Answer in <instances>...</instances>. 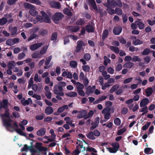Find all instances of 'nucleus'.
I'll use <instances>...</instances> for the list:
<instances>
[{
  "mask_svg": "<svg viewBox=\"0 0 155 155\" xmlns=\"http://www.w3.org/2000/svg\"><path fill=\"white\" fill-rule=\"evenodd\" d=\"M30 14L33 16H35L38 14V12L36 11L35 8H31L29 11Z\"/></svg>",
  "mask_w": 155,
  "mask_h": 155,
  "instance_id": "obj_24",
  "label": "nucleus"
},
{
  "mask_svg": "<svg viewBox=\"0 0 155 155\" xmlns=\"http://www.w3.org/2000/svg\"><path fill=\"white\" fill-rule=\"evenodd\" d=\"M135 23L140 29H143L145 27L144 24L141 21L140 19H138V20L135 21Z\"/></svg>",
  "mask_w": 155,
  "mask_h": 155,
  "instance_id": "obj_12",
  "label": "nucleus"
},
{
  "mask_svg": "<svg viewBox=\"0 0 155 155\" xmlns=\"http://www.w3.org/2000/svg\"><path fill=\"white\" fill-rule=\"evenodd\" d=\"M86 136L87 138L91 140H94L96 139L93 132L90 131L88 134H86Z\"/></svg>",
  "mask_w": 155,
  "mask_h": 155,
  "instance_id": "obj_20",
  "label": "nucleus"
},
{
  "mask_svg": "<svg viewBox=\"0 0 155 155\" xmlns=\"http://www.w3.org/2000/svg\"><path fill=\"white\" fill-rule=\"evenodd\" d=\"M94 26L93 24L87 25L86 27V30L89 32H93L94 30Z\"/></svg>",
  "mask_w": 155,
  "mask_h": 155,
  "instance_id": "obj_18",
  "label": "nucleus"
},
{
  "mask_svg": "<svg viewBox=\"0 0 155 155\" xmlns=\"http://www.w3.org/2000/svg\"><path fill=\"white\" fill-rule=\"evenodd\" d=\"M6 45H9L11 46L13 45V39L12 38H10L8 39L6 42Z\"/></svg>",
  "mask_w": 155,
  "mask_h": 155,
  "instance_id": "obj_45",
  "label": "nucleus"
},
{
  "mask_svg": "<svg viewBox=\"0 0 155 155\" xmlns=\"http://www.w3.org/2000/svg\"><path fill=\"white\" fill-rule=\"evenodd\" d=\"M133 44L134 45H137L142 44L143 42L139 39H136L133 41Z\"/></svg>",
  "mask_w": 155,
  "mask_h": 155,
  "instance_id": "obj_25",
  "label": "nucleus"
},
{
  "mask_svg": "<svg viewBox=\"0 0 155 155\" xmlns=\"http://www.w3.org/2000/svg\"><path fill=\"white\" fill-rule=\"evenodd\" d=\"M77 63L75 61H72L70 62V65L72 68H75L77 65Z\"/></svg>",
  "mask_w": 155,
  "mask_h": 155,
  "instance_id": "obj_38",
  "label": "nucleus"
},
{
  "mask_svg": "<svg viewBox=\"0 0 155 155\" xmlns=\"http://www.w3.org/2000/svg\"><path fill=\"white\" fill-rule=\"evenodd\" d=\"M37 35L36 34H31L28 38V41H29L37 37Z\"/></svg>",
  "mask_w": 155,
  "mask_h": 155,
  "instance_id": "obj_57",
  "label": "nucleus"
},
{
  "mask_svg": "<svg viewBox=\"0 0 155 155\" xmlns=\"http://www.w3.org/2000/svg\"><path fill=\"white\" fill-rule=\"evenodd\" d=\"M68 106L67 105H64L59 108L57 110V111L54 113V114L55 115H58L61 113L63 112L64 110H68Z\"/></svg>",
  "mask_w": 155,
  "mask_h": 155,
  "instance_id": "obj_5",
  "label": "nucleus"
},
{
  "mask_svg": "<svg viewBox=\"0 0 155 155\" xmlns=\"http://www.w3.org/2000/svg\"><path fill=\"white\" fill-rule=\"evenodd\" d=\"M84 58L87 61L89 60L91 58V56L89 54L87 53L84 55Z\"/></svg>",
  "mask_w": 155,
  "mask_h": 155,
  "instance_id": "obj_55",
  "label": "nucleus"
},
{
  "mask_svg": "<svg viewBox=\"0 0 155 155\" xmlns=\"http://www.w3.org/2000/svg\"><path fill=\"white\" fill-rule=\"evenodd\" d=\"M141 59L138 56H134L132 58V61L133 62H136V61L140 62L141 61Z\"/></svg>",
  "mask_w": 155,
  "mask_h": 155,
  "instance_id": "obj_34",
  "label": "nucleus"
},
{
  "mask_svg": "<svg viewBox=\"0 0 155 155\" xmlns=\"http://www.w3.org/2000/svg\"><path fill=\"white\" fill-rule=\"evenodd\" d=\"M78 94L81 96L84 97L85 96V93L83 90H77Z\"/></svg>",
  "mask_w": 155,
  "mask_h": 155,
  "instance_id": "obj_53",
  "label": "nucleus"
},
{
  "mask_svg": "<svg viewBox=\"0 0 155 155\" xmlns=\"http://www.w3.org/2000/svg\"><path fill=\"white\" fill-rule=\"evenodd\" d=\"M104 64L106 66L107 65V63H110V60L107 58V57L106 56H104Z\"/></svg>",
  "mask_w": 155,
  "mask_h": 155,
  "instance_id": "obj_37",
  "label": "nucleus"
},
{
  "mask_svg": "<svg viewBox=\"0 0 155 155\" xmlns=\"http://www.w3.org/2000/svg\"><path fill=\"white\" fill-rule=\"evenodd\" d=\"M13 127H9L8 129H6L8 131L11 132H13L15 131L17 133L19 134H20L22 130L20 128H18V126L17 123L14 122L12 125Z\"/></svg>",
  "mask_w": 155,
  "mask_h": 155,
  "instance_id": "obj_2",
  "label": "nucleus"
},
{
  "mask_svg": "<svg viewBox=\"0 0 155 155\" xmlns=\"http://www.w3.org/2000/svg\"><path fill=\"white\" fill-rule=\"evenodd\" d=\"M150 52V50L149 49L147 48L145 49L142 52V55H148Z\"/></svg>",
  "mask_w": 155,
  "mask_h": 155,
  "instance_id": "obj_54",
  "label": "nucleus"
},
{
  "mask_svg": "<svg viewBox=\"0 0 155 155\" xmlns=\"http://www.w3.org/2000/svg\"><path fill=\"white\" fill-rule=\"evenodd\" d=\"M41 12L44 19V21L48 23H50L51 20L47 14L43 11H41Z\"/></svg>",
  "mask_w": 155,
  "mask_h": 155,
  "instance_id": "obj_11",
  "label": "nucleus"
},
{
  "mask_svg": "<svg viewBox=\"0 0 155 155\" xmlns=\"http://www.w3.org/2000/svg\"><path fill=\"white\" fill-rule=\"evenodd\" d=\"M66 95L68 97H75L77 95V94L75 92H70L66 94Z\"/></svg>",
  "mask_w": 155,
  "mask_h": 155,
  "instance_id": "obj_29",
  "label": "nucleus"
},
{
  "mask_svg": "<svg viewBox=\"0 0 155 155\" xmlns=\"http://www.w3.org/2000/svg\"><path fill=\"white\" fill-rule=\"evenodd\" d=\"M119 86L118 84H115L110 89V93H113L116 91L119 87Z\"/></svg>",
  "mask_w": 155,
  "mask_h": 155,
  "instance_id": "obj_32",
  "label": "nucleus"
},
{
  "mask_svg": "<svg viewBox=\"0 0 155 155\" xmlns=\"http://www.w3.org/2000/svg\"><path fill=\"white\" fill-rule=\"evenodd\" d=\"M85 23V21L84 20L82 19H78L76 22V24L78 25H82Z\"/></svg>",
  "mask_w": 155,
  "mask_h": 155,
  "instance_id": "obj_49",
  "label": "nucleus"
},
{
  "mask_svg": "<svg viewBox=\"0 0 155 155\" xmlns=\"http://www.w3.org/2000/svg\"><path fill=\"white\" fill-rule=\"evenodd\" d=\"M31 56L33 58H41L40 54H39L37 52L33 53L31 55Z\"/></svg>",
  "mask_w": 155,
  "mask_h": 155,
  "instance_id": "obj_31",
  "label": "nucleus"
},
{
  "mask_svg": "<svg viewBox=\"0 0 155 155\" xmlns=\"http://www.w3.org/2000/svg\"><path fill=\"white\" fill-rule=\"evenodd\" d=\"M153 91L151 87H148L146 91V93L147 97L150 96L152 94Z\"/></svg>",
  "mask_w": 155,
  "mask_h": 155,
  "instance_id": "obj_23",
  "label": "nucleus"
},
{
  "mask_svg": "<svg viewBox=\"0 0 155 155\" xmlns=\"http://www.w3.org/2000/svg\"><path fill=\"white\" fill-rule=\"evenodd\" d=\"M108 35V31L106 29L104 30L103 31L102 34V38L103 39H104L105 38H107Z\"/></svg>",
  "mask_w": 155,
  "mask_h": 155,
  "instance_id": "obj_33",
  "label": "nucleus"
},
{
  "mask_svg": "<svg viewBox=\"0 0 155 155\" xmlns=\"http://www.w3.org/2000/svg\"><path fill=\"white\" fill-rule=\"evenodd\" d=\"M81 80L83 81V83L84 84V86L86 87L88 86V84L89 81L87 78H81Z\"/></svg>",
  "mask_w": 155,
  "mask_h": 155,
  "instance_id": "obj_36",
  "label": "nucleus"
},
{
  "mask_svg": "<svg viewBox=\"0 0 155 155\" xmlns=\"http://www.w3.org/2000/svg\"><path fill=\"white\" fill-rule=\"evenodd\" d=\"M151 124L150 122H147L146 124L144 125L142 127V129L143 130H147Z\"/></svg>",
  "mask_w": 155,
  "mask_h": 155,
  "instance_id": "obj_46",
  "label": "nucleus"
},
{
  "mask_svg": "<svg viewBox=\"0 0 155 155\" xmlns=\"http://www.w3.org/2000/svg\"><path fill=\"white\" fill-rule=\"evenodd\" d=\"M129 50L131 52H134V51H137L139 50L138 48H135L133 46H130L129 48Z\"/></svg>",
  "mask_w": 155,
  "mask_h": 155,
  "instance_id": "obj_60",
  "label": "nucleus"
},
{
  "mask_svg": "<svg viewBox=\"0 0 155 155\" xmlns=\"http://www.w3.org/2000/svg\"><path fill=\"white\" fill-rule=\"evenodd\" d=\"M113 147L117 151L120 147V145L118 143H116L112 145Z\"/></svg>",
  "mask_w": 155,
  "mask_h": 155,
  "instance_id": "obj_56",
  "label": "nucleus"
},
{
  "mask_svg": "<svg viewBox=\"0 0 155 155\" xmlns=\"http://www.w3.org/2000/svg\"><path fill=\"white\" fill-rule=\"evenodd\" d=\"M107 3L104 4V5L107 7H109L111 6V0H107Z\"/></svg>",
  "mask_w": 155,
  "mask_h": 155,
  "instance_id": "obj_58",
  "label": "nucleus"
},
{
  "mask_svg": "<svg viewBox=\"0 0 155 155\" xmlns=\"http://www.w3.org/2000/svg\"><path fill=\"white\" fill-rule=\"evenodd\" d=\"M108 12L110 15H113L115 13V10L114 9L108 8L107 9Z\"/></svg>",
  "mask_w": 155,
  "mask_h": 155,
  "instance_id": "obj_51",
  "label": "nucleus"
},
{
  "mask_svg": "<svg viewBox=\"0 0 155 155\" xmlns=\"http://www.w3.org/2000/svg\"><path fill=\"white\" fill-rule=\"evenodd\" d=\"M86 150L87 151H89L91 152H93L95 153H96L97 152V151L94 148L89 147V146H88L86 148Z\"/></svg>",
  "mask_w": 155,
  "mask_h": 155,
  "instance_id": "obj_35",
  "label": "nucleus"
},
{
  "mask_svg": "<svg viewBox=\"0 0 155 155\" xmlns=\"http://www.w3.org/2000/svg\"><path fill=\"white\" fill-rule=\"evenodd\" d=\"M116 6L120 7H121L123 6V4L120 0H116Z\"/></svg>",
  "mask_w": 155,
  "mask_h": 155,
  "instance_id": "obj_62",
  "label": "nucleus"
},
{
  "mask_svg": "<svg viewBox=\"0 0 155 155\" xmlns=\"http://www.w3.org/2000/svg\"><path fill=\"white\" fill-rule=\"evenodd\" d=\"M122 68V65L121 64H118L116 67V70L117 71H119L121 70Z\"/></svg>",
  "mask_w": 155,
  "mask_h": 155,
  "instance_id": "obj_59",
  "label": "nucleus"
},
{
  "mask_svg": "<svg viewBox=\"0 0 155 155\" xmlns=\"http://www.w3.org/2000/svg\"><path fill=\"white\" fill-rule=\"evenodd\" d=\"M87 114V112L85 110H83L81 111H78V114L77 115V117L78 119H81L85 115Z\"/></svg>",
  "mask_w": 155,
  "mask_h": 155,
  "instance_id": "obj_15",
  "label": "nucleus"
},
{
  "mask_svg": "<svg viewBox=\"0 0 155 155\" xmlns=\"http://www.w3.org/2000/svg\"><path fill=\"white\" fill-rule=\"evenodd\" d=\"M52 58V56H50L49 57L47 58H46V61L45 62V64L46 65H48L49 64V62L51 61Z\"/></svg>",
  "mask_w": 155,
  "mask_h": 155,
  "instance_id": "obj_50",
  "label": "nucleus"
},
{
  "mask_svg": "<svg viewBox=\"0 0 155 155\" xmlns=\"http://www.w3.org/2000/svg\"><path fill=\"white\" fill-rule=\"evenodd\" d=\"M16 65V63L14 61H11L9 62L7 64V66L9 69H13Z\"/></svg>",
  "mask_w": 155,
  "mask_h": 155,
  "instance_id": "obj_19",
  "label": "nucleus"
},
{
  "mask_svg": "<svg viewBox=\"0 0 155 155\" xmlns=\"http://www.w3.org/2000/svg\"><path fill=\"white\" fill-rule=\"evenodd\" d=\"M24 7L26 8L30 9L35 8V6L30 3L25 2L24 3Z\"/></svg>",
  "mask_w": 155,
  "mask_h": 155,
  "instance_id": "obj_28",
  "label": "nucleus"
},
{
  "mask_svg": "<svg viewBox=\"0 0 155 155\" xmlns=\"http://www.w3.org/2000/svg\"><path fill=\"white\" fill-rule=\"evenodd\" d=\"M144 60L145 63H148L150 62L151 58L150 57L147 56L144 58Z\"/></svg>",
  "mask_w": 155,
  "mask_h": 155,
  "instance_id": "obj_64",
  "label": "nucleus"
},
{
  "mask_svg": "<svg viewBox=\"0 0 155 155\" xmlns=\"http://www.w3.org/2000/svg\"><path fill=\"white\" fill-rule=\"evenodd\" d=\"M47 47H43L40 50V53L41 55L45 54L47 50Z\"/></svg>",
  "mask_w": 155,
  "mask_h": 155,
  "instance_id": "obj_47",
  "label": "nucleus"
},
{
  "mask_svg": "<svg viewBox=\"0 0 155 155\" xmlns=\"http://www.w3.org/2000/svg\"><path fill=\"white\" fill-rule=\"evenodd\" d=\"M57 37V34L56 32L53 33L51 35V40L55 41L56 40Z\"/></svg>",
  "mask_w": 155,
  "mask_h": 155,
  "instance_id": "obj_43",
  "label": "nucleus"
},
{
  "mask_svg": "<svg viewBox=\"0 0 155 155\" xmlns=\"http://www.w3.org/2000/svg\"><path fill=\"white\" fill-rule=\"evenodd\" d=\"M8 104V101L7 99H4L2 101H0V110L2 108L5 109V113L1 114L0 116L2 119L3 125L6 129H8L9 127H13L11 123L13 121L10 117Z\"/></svg>",
  "mask_w": 155,
  "mask_h": 155,
  "instance_id": "obj_1",
  "label": "nucleus"
},
{
  "mask_svg": "<svg viewBox=\"0 0 155 155\" xmlns=\"http://www.w3.org/2000/svg\"><path fill=\"white\" fill-rule=\"evenodd\" d=\"M8 20L5 18L3 17L0 19V25L2 26L6 24Z\"/></svg>",
  "mask_w": 155,
  "mask_h": 155,
  "instance_id": "obj_26",
  "label": "nucleus"
},
{
  "mask_svg": "<svg viewBox=\"0 0 155 155\" xmlns=\"http://www.w3.org/2000/svg\"><path fill=\"white\" fill-rule=\"evenodd\" d=\"M53 111L52 108L50 106L47 107L45 110V113L47 115L51 114L53 112Z\"/></svg>",
  "mask_w": 155,
  "mask_h": 155,
  "instance_id": "obj_17",
  "label": "nucleus"
},
{
  "mask_svg": "<svg viewBox=\"0 0 155 155\" xmlns=\"http://www.w3.org/2000/svg\"><path fill=\"white\" fill-rule=\"evenodd\" d=\"M46 131V129L45 128L41 127L37 131L36 134L39 136H44L45 134Z\"/></svg>",
  "mask_w": 155,
  "mask_h": 155,
  "instance_id": "obj_13",
  "label": "nucleus"
},
{
  "mask_svg": "<svg viewBox=\"0 0 155 155\" xmlns=\"http://www.w3.org/2000/svg\"><path fill=\"white\" fill-rule=\"evenodd\" d=\"M42 143L40 142H37L35 145V148L37 149L39 151H47L48 148L42 146Z\"/></svg>",
  "mask_w": 155,
  "mask_h": 155,
  "instance_id": "obj_4",
  "label": "nucleus"
},
{
  "mask_svg": "<svg viewBox=\"0 0 155 155\" xmlns=\"http://www.w3.org/2000/svg\"><path fill=\"white\" fill-rule=\"evenodd\" d=\"M43 45L42 43H38L31 45L30 46V49L32 51H34L37 49L38 48Z\"/></svg>",
  "mask_w": 155,
  "mask_h": 155,
  "instance_id": "obj_10",
  "label": "nucleus"
},
{
  "mask_svg": "<svg viewBox=\"0 0 155 155\" xmlns=\"http://www.w3.org/2000/svg\"><path fill=\"white\" fill-rule=\"evenodd\" d=\"M149 102L148 98H146L143 99L140 102V107L146 106V105Z\"/></svg>",
  "mask_w": 155,
  "mask_h": 155,
  "instance_id": "obj_14",
  "label": "nucleus"
},
{
  "mask_svg": "<svg viewBox=\"0 0 155 155\" xmlns=\"http://www.w3.org/2000/svg\"><path fill=\"white\" fill-rule=\"evenodd\" d=\"M8 30L11 32V35L15 36L17 34V28L16 27H12L10 25L8 27Z\"/></svg>",
  "mask_w": 155,
  "mask_h": 155,
  "instance_id": "obj_9",
  "label": "nucleus"
},
{
  "mask_svg": "<svg viewBox=\"0 0 155 155\" xmlns=\"http://www.w3.org/2000/svg\"><path fill=\"white\" fill-rule=\"evenodd\" d=\"M134 66V64L131 62H127L124 64L123 67L124 68H131Z\"/></svg>",
  "mask_w": 155,
  "mask_h": 155,
  "instance_id": "obj_22",
  "label": "nucleus"
},
{
  "mask_svg": "<svg viewBox=\"0 0 155 155\" xmlns=\"http://www.w3.org/2000/svg\"><path fill=\"white\" fill-rule=\"evenodd\" d=\"M115 13L118 15H122L123 12L121 9L117 8L115 9Z\"/></svg>",
  "mask_w": 155,
  "mask_h": 155,
  "instance_id": "obj_41",
  "label": "nucleus"
},
{
  "mask_svg": "<svg viewBox=\"0 0 155 155\" xmlns=\"http://www.w3.org/2000/svg\"><path fill=\"white\" fill-rule=\"evenodd\" d=\"M110 108H109L108 109L106 108H105L102 111V113L105 114H107L108 113H110Z\"/></svg>",
  "mask_w": 155,
  "mask_h": 155,
  "instance_id": "obj_63",
  "label": "nucleus"
},
{
  "mask_svg": "<svg viewBox=\"0 0 155 155\" xmlns=\"http://www.w3.org/2000/svg\"><path fill=\"white\" fill-rule=\"evenodd\" d=\"M77 45L75 52H79L82 49V46H85V45L84 42L81 41H79L77 43Z\"/></svg>",
  "mask_w": 155,
  "mask_h": 155,
  "instance_id": "obj_6",
  "label": "nucleus"
},
{
  "mask_svg": "<svg viewBox=\"0 0 155 155\" xmlns=\"http://www.w3.org/2000/svg\"><path fill=\"white\" fill-rule=\"evenodd\" d=\"M114 123L116 125L119 126L121 123L120 120L119 118H116L114 120Z\"/></svg>",
  "mask_w": 155,
  "mask_h": 155,
  "instance_id": "obj_39",
  "label": "nucleus"
},
{
  "mask_svg": "<svg viewBox=\"0 0 155 155\" xmlns=\"http://www.w3.org/2000/svg\"><path fill=\"white\" fill-rule=\"evenodd\" d=\"M68 28L72 32H76L79 31L80 28L79 26H76L69 27Z\"/></svg>",
  "mask_w": 155,
  "mask_h": 155,
  "instance_id": "obj_21",
  "label": "nucleus"
},
{
  "mask_svg": "<svg viewBox=\"0 0 155 155\" xmlns=\"http://www.w3.org/2000/svg\"><path fill=\"white\" fill-rule=\"evenodd\" d=\"M64 13L68 16H71L72 15V13L70 10L67 8H65L64 10Z\"/></svg>",
  "mask_w": 155,
  "mask_h": 155,
  "instance_id": "obj_44",
  "label": "nucleus"
},
{
  "mask_svg": "<svg viewBox=\"0 0 155 155\" xmlns=\"http://www.w3.org/2000/svg\"><path fill=\"white\" fill-rule=\"evenodd\" d=\"M78 87H77V90H83L84 87V86L82 84L79 82H77Z\"/></svg>",
  "mask_w": 155,
  "mask_h": 155,
  "instance_id": "obj_40",
  "label": "nucleus"
},
{
  "mask_svg": "<svg viewBox=\"0 0 155 155\" xmlns=\"http://www.w3.org/2000/svg\"><path fill=\"white\" fill-rule=\"evenodd\" d=\"M126 129L125 128H123L119 130L117 133L118 135H122L126 131Z\"/></svg>",
  "mask_w": 155,
  "mask_h": 155,
  "instance_id": "obj_52",
  "label": "nucleus"
},
{
  "mask_svg": "<svg viewBox=\"0 0 155 155\" xmlns=\"http://www.w3.org/2000/svg\"><path fill=\"white\" fill-rule=\"evenodd\" d=\"M12 116H11V117L12 118L14 117L15 118H18L20 117L19 113L16 111L13 112L12 113Z\"/></svg>",
  "mask_w": 155,
  "mask_h": 155,
  "instance_id": "obj_42",
  "label": "nucleus"
},
{
  "mask_svg": "<svg viewBox=\"0 0 155 155\" xmlns=\"http://www.w3.org/2000/svg\"><path fill=\"white\" fill-rule=\"evenodd\" d=\"M25 56V54L24 53H21L18 55V58L19 60H21L24 58Z\"/></svg>",
  "mask_w": 155,
  "mask_h": 155,
  "instance_id": "obj_61",
  "label": "nucleus"
},
{
  "mask_svg": "<svg viewBox=\"0 0 155 155\" xmlns=\"http://www.w3.org/2000/svg\"><path fill=\"white\" fill-rule=\"evenodd\" d=\"M144 152L146 154H150L153 153V150L150 148L147 147L144 149Z\"/></svg>",
  "mask_w": 155,
  "mask_h": 155,
  "instance_id": "obj_30",
  "label": "nucleus"
},
{
  "mask_svg": "<svg viewBox=\"0 0 155 155\" xmlns=\"http://www.w3.org/2000/svg\"><path fill=\"white\" fill-rule=\"evenodd\" d=\"M49 4L52 8L57 9H59L61 7V5L60 2H58L54 1L50 2L49 3Z\"/></svg>",
  "mask_w": 155,
  "mask_h": 155,
  "instance_id": "obj_8",
  "label": "nucleus"
},
{
  "mask_svg": "<svg viewBox=\"0 0 155 155\" xmlns=\"http://www.w3.org/2000/svg\"><path fill=\"white\" fill-rule=\"evenodd\" d=\"M110 48L111 50L116 53L117 54L119 52V49L117 47L113 46H110Z\"/></svg>",
  "mask_w": 155,
  "mask_h": 155,
  "instance_id": "obj_27",
  "label": "nucleus"
},
{
  "mask_svg": "<svg viewBox=\"0 0 155 155\" xmlns=\"http://www.w3.org/2000/svg\"><path fill=\"white\" fill-rule=\"evenodd\" d=\"M18 0H8L7 4L10 5H12L17 1Z\"/></svg>",
  "mask_w": 155,
  "mask_h": 155,
  "instance_id": "obj_48",
  "label": "nucleus"
},
{
  "mask_svg": "<svg viewBox=\"0 0 155 155\" xmlns=\"http://www.w3.org/2000/svg\"><path fill=\"white\" fill-rule=\"evenodd\" d=\"M86 91L85 94L88 96H89L90 94L93 93L95 89V86L94 85L91 87V86H89L86 87Z\"/></svg>",
  "mask_w": 155,
  "mask_h": 155,
  "instance_id": "obj_7",
  "label": "nucleus"
},
{
  "mask_svg": "<svg viewBox=\"0 0 155 155\" xmlns=\"http://www.w3.org/2000/svg\"><path fill=\"white\" fill-rule=\"evenodd\" d=\"M64 17L63 14L61 12H56L52 16V20L56 23L58 21L61 20Z\"/></svg>",
  "mask_w": 155,
  "mask_h": 155,
  "instance_id": "obj_3",
  "label": "nucleus"
},
{
  "mask_svg": "<svg viewBox=\"0 0 155 155\" xmlns=\"http://www.w3.org/2000/svg\"><path fill=\"white\" fill-rule=\"evenodd\" d=\"M122 30V28L120 27L117 26L114 28L113 30V32L115 35H119Z\"/></svg>",
  "mask_w": 155,
  "mask_h": 155,
  "instance_id": "obj_16",
  "label": "nucleus"
}]
</instances>
